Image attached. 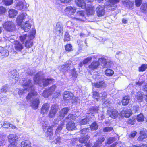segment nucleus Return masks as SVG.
Returning a JSON list of instances; mask_svg holds the SVG:
<instances>
[{
  "instance_id": "1",
  "label": "nucleus",
  "mask_w": 147,
  "mask_h": 147,
  "mask_svg": "<svg viewBox=\"0 0 147 147\" xmlns=\"http://www.w3.org/2000/svg\"><path fill=\"white\" fill-rule=\"evenodd\" d=\"M22 81H23L22 84L24 89V90H18V93L19 95H21L24 93H26L27 91H30V93L26 98V99L28 100L31 98H33L34 96L37 95V94L35 91L32 90V87L31 83V81L29 79L25 78H23Z\"/></svg>"
},
{
  "instance_id": "2",
  "label": "nucleus",
  "mask_w": 147,
  "mask_h": 147,
  "mask_svg": "<svg viewBox=\"0 0 147 147\" xmlns=\"http://www.w3.org/2000/svg\"><path fill=\"white\" fill-rule=\"evenodd\" d=\"M119 1H107L104 5H99L96 9V11L98 16H102L104 15L105 10V7H106L109 10H114L116 7V4L119 2Z\"/></svg>"
},
{
  "instance_id": "3",
  "label": "nucleus",
  "mask_w": 147,
  "mask_h": 147,
  "mask_svg": "<svg viewBox=\"0 0 147 147\" xmlns=\"http://www.w3.org/2000/svg\"><path fill=\"white\" fill-rule=\"evenodd\" d=\"M34 80L36 84H38L42 87H44L52 83L53 79L51 78L43 79L42 73L40 71L36 74L34 78Z\"/></svg>"
},
{
  "instance_id": "4",
  "label": "nucleus",
  "mask_w": 147,
  "mask_h": 147,
  "mask_svg": "<svg viewBox=\"0 0 147 147\" xmlns=\"http://www.w3.org/2000/svg\"><path fill=\"white\" fill-rule=\"evenodd\" d=\"M3 26L6 30L9 32H12L16 30L15 24L11 21H7L5 22Z\"/></svg>"
},
{
  "instance_id": "5",
  "label": "nucleus",
  "mask_w": 147,
  "mask_h": 147,
  "mask_svg": "<svg viewBox=\"0 0 147 147\" xmlns=\"http://www.w3.org/2000/svg\"><path fill=\"white\" fill-rule=\"evenodd\" d=\"M16 5V8L18 10H24L29 7V5L25 1H18Z\"/></svg>"
},
{
  "instance_id": "6",
  "label": "nucleus",
  "mask_w": 147,
  "mask_h": 147,
  "mask_svg": "<svg viewBox=\"0 0 147 147\" xmlns=\"http://www.w3.org/2000/svg\"><path fill=\"white\" fill-rule=\"evenodd\" d=\"M73 19L76 20L84 21L86 19L84 12L82 10L78 11L76 14V17L73 18Z\"/></svg>"
},
{
  "instance_id": "7",
  "label": "nucleus",
  "mask_w": 147,
  "mask_h": 147,
  "mask_svg": "<svg viewBox=\"0 0 147 147\" xmlns=\"http://www.w3.org/2000/svg\"><path fill=\"white\" fill-rule=\"evenodd\" d=\"M107 112L108 115L113 119L117 118L119 115L118 111L114 109L108 108Z\"/></svg>"
},
{
  "instance_id": "8",
  "label": "nucleus",
  "mask_w": 147,
  "mask_h": 147,
  "mask_svg": "<svg viewBox=\"0 0 147 147\" xmlns=\"http://www.w3.org/2000/svg\"><path fill=\"white\" fill-rule=\"evenodd\" d=\"M58 105H53L48 114V116L50 118H52L55 117V116L57 111Z\"/></svg>"
},
{
  "instance_id": "9",
  "label": "nucleus",
  "mask_w": 147,
  "mask_h": 147,
  "mask_svg": "<svg viewBox=\"0 0 147 147\" xmlns=\"http://www.w3.org/2000/svg\"><path fill=\"white\" fill-rule=\"evenodd\" d=\"M98 60L102 62V66L104 67H109L112 64V62L109 60H106L104 57L99 58Z\"/></svg>"
},
{
  "instance_id": "10",
  "label": "nucleus",
  "mask_w": 147,
  "mask_h": 147,
  "mask_svg": "<svg viewBox=\"0 0 147 147\" xmlns=\"http://www.w3.org/2000/svg\"><path fill=\"white\" fill-rule=\"evenodd\" d=\"M9 75L10 76V79L12 81V83H15L18 80V73L14 71H12L9 72Z\"/></svg>"
},
{
  "instance_id": "11",
  "label": "nucleus",
  "mask_w": 147,
  "mask_h": 147,
  "mask_svg": "<svg viewBox=\"0 0 147 147\" xmlns=\"http://www.w3.org/2000/svg\"><path fill=\"white\" fill-rule=\"evenodd\" d=\"M7 138L10 144L15 145V142L17 140L18 137L16 134H10L8 136Z\"/></svg>"
},
{
  "instance_id": "12",
  "label": "nucleus",
  "mask_w": 147,
  "mask_h": 147,
  "mask_svg": "<svg viewBox=\"0 0 147 147\" xmlns=\"http://www.w3.org/2000/svg\"><path fill=\"white\" fill-rule=\"evenodd\" d=\"M74 95L71 92L69 91L65 92L64 94L63 99L66 101H69V100L73 99Z\"/></svg>"
},
{
  "instance_id": "13",
  "label": "nucleus",
  "mask_w": 147,
  "mask_h": 147,
  "mask_svg": "<svg viewBox=\"0 0 147 147\" xmlns=\"http://www.w3.org/2000/svg\"><path fill=\"white\" fill-rule=\"evenodd\" d=\"M76 9L74 7L69 6L67 7L65 9V13L67 15L73 14L76 11Z\"/></svg>"
},
{
  "instance_id": "14",
  "label": "nucleus",
  "mask_w": 147,
  "mask_h": 147,
  "mask_svg": "<svg viewBox=\"0 0 147 147\" xmlns=\"http://www.w3.org/2000/svg\"><path fill=\"white\" fill-rule=\"evenodd\" d=\"M50 107V105L48 103H45L42 105L41 109V113L42 114H46Z\"/></svg>"
},
{
  "instance_id": "15",
  "label": "nucleus",
  "mask_w": 147,
  "mask_h": 147,
  "mask_svg": "<svg viewBox=\"0 0 147 147\" xmlns=\"http://www.w3.org/2000/svg\"><path fill=\"white\" fill-rule=\"evenodd\" d=\"M100 65V63L98 61H93L88 66L89 69L93 70L98 68Z\"/></svg>"
},
{
  "instance_id": "16",
  "label": "nucleus",
  "mask_w": 147,
  "mask_h": 147,
  "mask_svg": "<svg viewBox=\"0 0 147 147\" xmlns=\"http://www.w3.org/2000/svg\"><path fill=\"white\" fill-rule=\"evenodd\" d=\"M26 16V13H22L17 17L16 22L18 25L20 26L21 25L23 20L25 18Z\"/></svg>"
},
{
  "instance_id": "17",
  "label": "nucleus",
  "mask_w": 147,
  "mask_h": 147,
  "mask_svg": "<svg viewBox=\"0 0 147 147\" xmlns=\"http://www.w3.org/2000/svg\"><path fill=\"white\" fill-rule=\"evenodd\" d=\"M95 12V8L92 6L89 5L86 8V13L88 16L94 15Z\"/></svg>"
},
{
  "instance_id": "18",
  "label": "nucleus",
  "mask_w": 147,
  "mask_h": 147,
  "mask_svg": "<svg viewBox=\"0 0 147 147\" xmlns=\"http://www.w3.org/2000/svg\"><path fill=\"white\" fill-rule=\"evenodd\" d=\"M69 110V109L67 107L64 108L62 109L59 112V118L60 119H63L65 115L67 113Z\"/></svg>"
},
{
  "instance_id": "19",
  "label": "nucleus",
  "mask_w": 147,
  "mask_h": 147,
  "mask_svg": "<svg viewBox=\"0 0 147 147\" xmlns=\"http://www.w3.org/2000/svg\"><path fill=\"white\" fill-rule=\"evenodd\" d=\"M93 86L97 88H103L106 87V84L103 81H101L94 83H92Z\"/></svg>"
},
{
  "instance_id": "20",
  "label": "nucleus",
  "mask_w": 147,
  "mask_h": 147,
  "mask_svg": "<svg viewBox=\"0 0 147 147\" xmlns=\"http://www.w3.org/2000/svg\"><path fill=\"white\" fill-rule=\"evenodd\" d=\"M14 47L15 49L18 51H21L23 48V45L20 42L18 41H16L15 42L14 45Z\"/></svg>"
},
{
  "instance_id": "21",
  "label": "nucleus",
  "mask_w": 147,
  "mask_h": 147,
  "mask_svg": "<svg viewBox=\"0 0 147 147\" xmlns=\"http://www.w3.org/2000/svg\"><path fill=\"white\" fill-rule=\"evenodd\" d=\"M39 103V100L38 98L34 99L31 102V106L34 109H37Z\"/></svg>"
},
{
  "instance_id": "22",
  "label": "nucleus",
  "mask_w": 147,
  "mask_h": 147,
  "mask_svg": "<svg viewBox=\"0 0 147 147\" xmlns=\"http://www.w3.org/2000/svg\"><path fill=\"white\" fill-rule=\"evenodd\" d=\"M52 126H49L47 131L46 136L49 140H52L53 138V131H52Z\"/></svg>"
},
{
  "instance_id": "23",
  "label": "nucleus",
  "mask_w": 147,
  "mask_h": 147,
  "mask_svg": "<svg viewBox=\"0 0 147 147\" xmlns=\"http://www.w3.org/2000/svg\"><path fill=\"white\" fill-rule=\"evenodd\" d=\"M31 25L28 21H26L24 24L22 26V28L26 32H28L30 28Z\"/></svg>"
},
{
  "instance_id": "24",
  "label": "nucleus",
  "mask_w": 147,
  "mask_h": 147,
  "mask_svg": "<svg viewBox=\"0 0 147 147\" xmlns=\"http://www.w3.org/2000/svg\"><path fill=\"white\" fill-rule=\"evenodd\" d=\"M55 29L58 34H60L62 32L63 27L61 23L58 22L57 23Z\"/></svg>"
},
{
  "instance_id": "25",
  "label": "nucleus",
  "mask_w": 147,
  "mask_h": 147,
  "mask_svg": "<svg viewBox=\"0 0 147 147\" xmlns=\"http://www.w3.org/2000/svg\"><path fill=\"white\" fill-rule=\"evenodd\" d=\"M66 126L67 129L69 131H72L76 129L75 123L72 122L67 124Z\"/></svg>"
},
{
  "instance_id": "26",
  "label": "nucleus",
  "mask_w": 147,
  "mask_h": 147,
  "mask_svg": "<svg viewBox=\"0 0 147 147\" xmlns=\"http://www.w3.org/2000/svg\"><path fill=\"white\" fill-rule=\"evenodd\" d=\"M94 116L93 115H91L90 117H89L90 116H87V117L83 119L80 120V125H83L86 124L90 121V118H92Z\"/></svg>"
},
{
  "instance_id": "27",
  "label": "nucleus",
  "mask_w": 147,
  "mask_h": 147,
  "mask_svg": "<svg viewBox=\"0 0 147 147\" xmlns=\"http://www.w3.org/2000/svg\"><path fill=\"white\" fill-rule=\"evenodd\" d=\"M76 3L77 5L79 7H81L82 9H84L86 8V5L84 2V1H76Z\"/></svg>"
},
{
  "instance_id": "28",
  "label": "nucleus",
  "mask_w": 147,
  "mask_h": 147,
  "mask_svg": "<svg viewBox=\"0 0 147 147\" xmlns=\"http://www.w3.org/2000/svg\"><path fill=\"white\" fill-rule=\"evenodd\" d=\"M140 135L138 138V140L141 141L147 138V134L145 131H140Z\"/></svg>"
},
{
  "instance_id": "29",
  "label": "nucleus",
  "mask_w": 147,
  "mask_h": 147,
  "mask_svg": "<svg viewBox=\"0 0 147 147\" xmlns=\"http://www.w3.org/2000/svg\"><path fill=\"white\" fill-rule=\"evenodd\" d=\"M9 16L10 18H14L18 14V11L14 9H10L9 11Z\"/></svg>"
},
{
  "instance_id": "30",
  "label": "nucleus",
  "mask_w": 147,
  "mask_h": 147,
  "mask_svg": "<svg viewBox=\"0 0 147 147\" xmlns=\"http://www.w3.org/2000/svg\"><path fill=\"white\" fill-rule=\"evenodd\" d=\"M98 107H92L89 109V111L87 112V113L88 114L96 113L98 112Z\"/></svg>"
},
{
  "instance_id": "31",
  "label": "nucleus",
  "mask_w": 147,
  "mask_h": 147,
  "mask_svg": "<svg viewBox=\"0 0 147 147\" xmlns=\"http://www.w3.org/2000/svg\"><path fill=\"white\" fill-rule=\"evenodd\" d=\"M122 114H124V116L126 117H129L132 115V111L131 109H126L125 111H123Z\"/></svg>"
},
{
  "instance_id": "32",
  "label": "nucleus",
  "mask_w": 147,
  "mask_h": 147,
  "mask_svg": "<svg viewBox=\"0 0 147 147\" xmlns=\"http://www.w3.org/2000/svg\"><path fill=\"white\" fill-rule=\"evenodd\" d=\"M90 137L88 135H86L84 137H81L79 140V141L81 143H86L90 138Z\"/></svg>"
},
{
  "instance_id": "33",
  "label": "nucleus",
  "mask_w": 147,
  "mask_h": 147,
  "mask_svg": "<svg viewBox=\"0 0 147 147\" xmlns=\"http://www.w3.org/2000/svg\"><path fill=\"white\" fill-rule=\"evenodd\" d=\"M9 55V52L5 49L2 48L0 52V56L6 57Z\"/></svg>"
},
{
  "instance_id": "34",
  "label": "nucleus",
  "mask_w": 147,
  "mask_h": 147,
  "mask_svg": "<svg viewBox=\"0 0 147 147\" xmlns=\"http://www.w3.org/2000/svg\"><path fill=\"white\" fill-rule=\"evenodd\" d=\"M136 98L138 102H141L143 98V94L140 92H139L137 93Z\"/></svg>"
},
{
  "instance_id": "35",
  "label": "nucleus",
  "mask_w": 147,
  "mask_h": 147,
  "mask_svg": "<svg viewBox=\"0 0 147 147\" xmlns=\"http://www.w3.org/2000/svg\"><path fill=\"white\" fill-rule=\"evenodd\" d=\"M21 147H31L30 142L28 140H24L21 142Z\"/></svg>"
},
{
  "instance_id": "36",
  "label": "nucleus",
  "mask_w": 147,
  "mask_h": 147,
  "mask_svg": "<svg viewBox=\"0 0 147 147\" xmlns=\"http://www.w3.org/2000/svg\"><path fill=\"white\" fill-rule=\"evenodd\" d=\"M141 12L144 13H147V3H143L140 7Z\"/></svg>"
},
{
  "instance_id": "37",
  "label": "nucleus",
  "mask_w": 147,
  "mask_h": 147,
  "mask_svg": "<svg viewBox=\"0 0 147 147\" xmlns=\"http://www.w3.org/2000/svg\"><path fill=\"white\" fill-rule=\"evenodd\" d=\"M130 100V98L127 96H125L123 98L122 102V105H127L129 103Z\"/></svg>"
},
{
  "instance_id": "38",
  "label": "nucleus",
  "mask_w": 147,
  "mask_h": 147,
  "mask_svg": "<svg viewBox=\"0 0 147 147\" xmlns=\"http://www.w3.org/2000/svg\"><path fill=\"white\" fill-rule=\"evenodd\" d=\"M33 45V42L31 39V38L27 40L25 43V46L27 48H30Z\"/></svg>"
},
{
  "instance_id": "39",
  "label": "nucleus",
  "mask_w": 147,
  "mask_h": 147,
  "mask_svg": "<svg viewBox=\"0 0 147 147\" xmlns=\"http://www.w3.org/2000/svg\"><path fill=\"white\" fill-rule=\"evenodd\" d=\"M76 118L75 115L73 114H70L66 117V119L67 122L69 121H72L75 120Z\"/></svg>"
},
{
  "instance_id": "40",
  "label": "nucleus",
  "mask_w": 147,
  "mask_h": 147,
  "mask_svg": "<svg viewBox=\"0 0 147 147\" xmlns=\"http://www.w3.org/2000/svg\"><path fill=\"white\" fill-rule=\"evenodd\" d=\"M30 37L27 36L26 35H24L20 36V38L21 41L24 43L25 40L26 41L29 39Z\"/></svg>"
},
{
  "instance_id": "41",
  "label": "nucleus",
  "mask_w": 147,
  "mask_h": 147,
  "mask_svg": "<svg viewBox=\"0 0 147 147\" xmlns=\"http://www.w3.org/2000/svg\"><path fill=\"white\" fill-rule=\"evenodd\" d=\"M90 127L92 130H96L98 129V126L96 122H94L91 124Z\"/></svg>"
},
{
  "instance_id": "42",
  "label": "nucleus",
  "mask_w": 147,
  "mask_h": 147,
  "mask_svg": "<svg viewBox=\"0 0 147 147\" xmlns=\"http://www.w3.org/2000/svg\"><path fill=\"white\" fill-rule=\"evenodd\" d=\"M147 68V64H143L139 67L138 71L139 72H143Z\"/></svg>"
},
{
  "instance_id": "43",
  "label": "nucleus",
  "mask_w": 147,
  "mask_h": 147,
  "mask_svg": "<svg viewBox=\"0 0 147 147\" xmlns=\"http://www.w3.org/2000/svg\"><path fill=\"white\" fill-rule=\"evenodd\" d=\"M144 117L142 114H140L137 115V120L139 122H142L144 120Z\"/></svg>"
},
{
  "instance_id": "44",
  "label": "nucleus",
  "mask_w": 147,
  "mask_h": 147,
  "mask_svg": "<svg viewBox=\"0 0 147 147\" xmlns=\"http://www.w3.org/2000/svg\"><path fill=\"white\" fill-rule=\"evenodd\" d=\"M113 74V71L110 69H107L105 71V74L107 76H112Z\"/></svg>"
},
{
  "instance_id": "45",
  "label": "nucleus",
  "mask_w": 147,
  "mask_h": 147,
  "mask_svg": "<svg viewBox=\"0 0 147 147\" xmlns=\"http://www.w3.org/2000/svg\"><path fill=\"white\" fill-rule=\"evenodd\" d=\"M123 3L124 4H125L126 6L130 7H132L133 5L130 1H124Z\"/></svg>"
},
{
  "instance_id": "46",
  "label": "nucleus",
  "mask_w": 147,
  "mask_h": 147,
  "mask_svg": "<svg viewBox=\"0 0 147 147\" xmlns=\"http://www.w3.org/2000/svg\"><path fill=\"white\" fill-rule=\"evenodd\" d=\"M56 86L55 85H53L51 87L48 89V91L49 92V94H52L53 92L54 91L56 88Z\"/></svg>"
},
{
  "instance_id": "47",
  "label": "nucleus",
  "mask_w": 147,
  "mask_h": 147,
  "mask_svg": "<svg viewBox=\"0 0 147 147\" xmlns=\"http://www.w3.org/2000/svg\"><path fill=\"white\" fill-rule=\"evenodd\" d=\"M64 41H68L70 40V35L67 32H66L64 36Z\"/></svg>"
},
{
  "instance_id": "48",
  "label": "nucleus",
  "mask_w": 147,
  "mask_h": 147,
  "mask_svg": "<svg viewBox=\"0 0 147 147\" xmlns=\"http://www.w3.org/2000/svg\"><path fill=\"white\" fill-rule=\"evenodd\" d=\"M93 96L94 98H95L97 100H98L99 98L100 97V95L96 91H94L93 92Z\"/></svg>"
},
{
  "instance_id": "49",
  "label": "nucleus",
  "mask_w": 147,
  "mask_h": 147,
  "mask_svg": "<svg viewBox=\"0 0 147 147\" xmlns=\"http://www.w3.org/2000/svg\"><path fill=\"white\" fill-rule=\"evenodd\" d=\"M92 59L91 57H88L86 58L83 61V64H86L89 62H90Z\"/></svg>"
},
{
  "instance_id": "50",
  "label": "nucleus",
  "mask_w": 147,
  "mask_h": 147,
  "mask_svg": "<svg viewBox=\"0 0 147 147\" xmlns=\"http://www.w3.org/2000/svg\"><path fill=\"white\" fill-rule=\"evenodd\" d=\"M113 130V128L111 127H105L103 129L104 132H109L112 131Z\"/></svg>"
},
{
  "instance_id": "51",
  "label": "nucleus",
  "mask_w": 147,
  "mask_h": 147,
  "mask_svg": "<svg viewBox=\"0 0 147 147\" xmlns=\"http://www.w3.org/2000/svg\"><path fill=\"white\" fill-rule=\"evenodd\" d=\"M13 1H3L2 3L3 4L7 6H9L13 3Z\"/></svg>"
},
{
  "instance_id": "52",
  "label": "nucleus",
  "mask_w": 147,
  "mask_h": 147,
  "mask_svg": "<svg viewBox=\"0 0 147 147\" xmlns=\"http://www.w3.org/2000/svg\"><path fill=\"white\" fill-rule=\"evenodd\" d=\"M68 68L65 65H63L61 67L60 70L61 71L64 73L67 70Z\"/></svg>"
},
{
  "instance_id": "53",
  "label": "nucleus",
  "mask_w": 147,
  "mask_h": 147,
  "mask_svg": "<svg viewBox=\"0 0 147 147\" xmlns=\"http://www.w3.org/2000/svg\"><path fill=\"white\" fill-rule=\"evenodd\" d=\"M8 86L6 85L5 86H3L2 88L0 90V92H1L5 93L7 90Z\"/></svg>"
},
{
  "instance_id": "54",
  "label": "nucleus",
  "mask_w": 147,
  "mask_h": 147,
  "mask_svg": "<svg viewBox=\"0 0 147 147\" xmlns=\"http://www.w3.org/2000/svg\"><path fill=\"white\" fill-rule=\"evenodd\" d=\"M136 121V119L135 118H132L130 119L128 121H127V122L128 123L131 124L132 125L135 123Z\"/></svg>"
},
{
  "instance_id": "55",
  "label": "nucleus",
  "mask_w": 147,
  "mask_h": 147,
  "mask_svg": "<svg viewBox=\"0 0 147 147\" xmlns=\"http://www.w3.org/2000/svg\"><path fill=\"white\" fill-rule=\"evenodd\" d=\"M62 126H59V127L57 128L56 131H55V134L56 135L58 134L60 132V131L62 130Z\"/></svg>"
},
{
  "instance_id": "56",
  "label": "nucleus",
  "mask_w": 147,
  "mask_h": 147,
  "mask_svg": "<svg viewBox=\"0 0 147 147\" xmlns=\"http://www.w3.org/2000/svg\"><path fill=\"white\" fill-rule=\"evenodd\" d=\"M65 48L66 51H72V46L70 44H67L65 46Z\"/></svg>"
},
{
  "instance_id": "57",
  "label": "nucleus",
  "mask_w": 147,
  "mask_h": 147,
  "mask_svg": "<svg viewBox=\"0 0 147 147\" xmlns=\"http://www.w3.org/2000/svg\"><path fill=\"white\" fill-rule=\"evenodd\" d=\"M107 93L105 92H102L100 95V97H102V100H104V99L106 98Z\"/></svg>"
},
{
  "instance_id": "58",
  "label": "nucleus",
  "mask_w": 147,
  "mask_h": 147,
  "mask_svg": "<svg viewBox=\"0 0 147 147\" xmlns=\"http://www.w3.org/2000/svg\"><path fill=\"white\" fill-rule=\"evenodd\" d=\"M104 100L103 101H104V100H105V101H104L102 105L105 107H107L109 105V100H108L107 99V98L104 99Z\"/></svg>"
},
{
  "instance_id": "59",
  "label": "nucleus",
  "mask_w": 147,
  "mask_h": 147,
  "mask_svg": "<svg viewBox=\"0 0 147 147\" xmlns=\"http://www.w3.org/2000/svg\"><path fill=\"white\" fill-rule=\"evenodd\" d=\"M51 94H49V92L48 91V90H46L44 91L42 93V96L44 97H47L48 96Z\"/></svg>"
},
{
  "instance_id": "60",
  "label": "nucleus",
  "mask_w": 147,
  "mask_h": 147,
  "mask_svg": "<svg viewBox=\"0 0 147 147\" xmlns=\"http://www.w3.org/2000/svg\"><path fill=\"white\" fill-rule=\"evenodd\" d=\"M115 140V138L114 137L110 138H109L107 142V144H109L111 143H113Z\"/></svg>"
},
{
  "instance_id": "61",
  "label": "nucleus",
  "mask_w": 147,
  "mask_h": 147,
  "mask_svg": "<svg viewBox=\"0 0 147 147\" xmlns=\"http://www.w3.org/2000/svg\"><path fill=\"white\" fill-rule=\"evenodd\" d=\"M6 11V9L5 7H0V15L5 13Z\"/></svg>"
},
{
  "instance_id": "62",
  "label": "nucleus",
  "mask_w": 147,
  "mask_h": 147,
  "mask_svg": "<svg viewBox=\"0 0 147 147\" xmlns=\"http://www.w3.org/2000/svg\"><path fill=\"white\" fill-rule=\"evenodd\" d=\"M89 129L88 128H84L81 130V133L82 134H86L89 131Z\"/></svg>"
},
{
  "instance_id": "63",
  "label": "nucleus",
  "mask_w": 147,
  "mask_h": 147,
  "mask_svg": "<svg viewBox=\"0 0 147 147\" xmlns=\"http://www.w3.org/2000/svg\"><path fill=\"white\" fill-rule=\"evenodd\" d=\"M3 137L2 135H0V146L3 145L4 143L5 139Z\"/></svg>"
},
{
  "instance_id": "64",
  "label": "nucleus",
  "mask_w": 147,
  "mask_h": 147,
  "mask_svg": "<svg viewBox=\"0 0 147 147\" xmlns=\"http://www.w3.org/2000/svg\"><path fill=\"white\" fill-rule=\"evenodd\" d=\"M137 133L136 131H134L132 133L128 135V136L130 138H134L136 134Z\"/></svg>"
}]
</instances>
